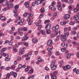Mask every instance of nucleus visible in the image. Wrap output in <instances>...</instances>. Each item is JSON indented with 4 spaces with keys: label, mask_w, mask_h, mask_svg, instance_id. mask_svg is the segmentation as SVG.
<instances>
[{
    "label": "nucleus",
    "mask_w": 79,
    "mask_h": 79,
    "mask_svg": "<svg viewBox=\"0 0 79 79\" xmlns=\"http://www.w3.org/2000/svg\"><path fill=\"white\" fill-rule=\"evenodd\" d=\"M9 45H12V44H13V41L12 40H10V42H9Z\"/></svg>",
    "instance_id": "nucleus-56"
},
{
    "label": "nucleus",
    "mask_w": 79,
    "mask_h": 79,
    "mask_svg": "<svg viewBox=\"0 0 79 79\" xmlns=\"http://www.w3.org/2000/svg\"><path fill=\"white\" fill-rule=\"evenodd\" d=\"M41 30V32L43 35H44L45 34V32L44 30Z\"/></svg>",
    "instance_id": "nucleus-32"
},
{
    "label": "nucleus",
    "mask_w": 79,
    "mask_h": 79,
    "mask_svg": "<svg viewBox=\"0 0 79 79\" xmlns=\"http://www.w3.org/2000/svg\"><path fill=\"white\" fill-rule=\"evenodd\" d=\"M32 41L34 44H36L38 42V40H37V39L35 38L32 40Z\"/></svg>",
    "instance_id": "nucleus-12"
},
{
    "label": "nucleus",
    "mask_w": 79,
    "mask_h": 79,
    "mask_svg": "<svg viewBox=\"0 0 79 79\" xmlns=\"http://www.w3.org/2000/svg\"><path fill=\"white\" fill-rule=\"evenodd\" d=\"M77 58H79V52H78L77 53Z\"/></svg>",
    "instance_id": "nucleus-64"
},
{
    "label": "nucleus",
    "mask_w": 79,
    "mask_h": 79,
    "mask_svg": "<svg viewBox=\"0 0 79 79\" xmlns=\"http://www.w3.org/2000/svg\"><path fill=\"white\" fill-rule=\"evenodd\" d=\"M74 18L75 20H78V19H79V16H78L77 15H75L74 16Z\"/></svg>",
    "instance_id": "nucleus-18"
},
{
    "label": "nucleus",
    "mask_w": 79,
    "mask_h": 79,
    "mask_svg": "<svg viewBox=\"0 0 79 79\" xmlns=\"http://www.w3.org/2000/svg\"><path fill=\"white\" fill-rule=\"evenodd\" d=\"M57 73H58V72L56 71H54V73H53V75H55V76H56V74H57Z\"/></svg>",
    "instance_id": "nucleus-58"
},
{
    "label": "nucleus",
    "mask_w": 79,
    "mask_h": 79,
    "mask_svg": "<svg viewBox=\"0 0 79 79\" xmlns=\"http://www.w3.org/2000/svg\"><path fill=\"white\" fill-rule=\"evenodd\" d=\"M41 13H44V12H45V9L44 8H42L41 9Z\"/></svg>",
    "instance_id": "nucleus-30"
},
{
    "label": "nucleus",
    "mask_w": 79,
    "mask_h": 79,
    "mask_svg": "<svg viewBox=\"0 0 79 79\" xmlns=\"http://www.w3.org/2000/svg\"><path fill=\"white\" fill-rule=\"evenodd\" d=\"M57 8H58V10H61V6L60 5H57Z\"/></svg>",
    "instance_id": "nucleus-25"
},
{
    "label": "nucleus",
    "mask_w": 79,
    "mask_h": 79,
    "mask_svg": "<svg viewBox=\"0 0 79 79\" xmlns=\"http://www.w3.org/2000/svg\"><path fill=\"white\" fill-rule=\"evenodd\" d=\"M73 3V1L72 0L69 1L68 2V4H72Z\"/></svg>",
    "instance_id": "nucleus-35"
},
{
    "label": "nucleus",
    "mask_w": 79,
    "mask_h": 79,
    "mask_svg": "<svg viewBox=\"0 0 79 79\" xmlns=\"http://www.w3.org/2000/svg\"><path fill=\"white\" fill-rule=\"evenodd\" d=\"M46 32L47 34H50L51 33V31H50L49 29H47Z\"/></svg>",
    "instance_id": "nucleus-22"
},
{
    "label": "nucleus",
    "mask_w": 79,
    "mask_h": 79,
    "mask_svg": "<svg viewBox=\"0 0 79 79\" xmlns=\"http://www.w3.org/2000/svg\"><path fill=\"white\" fill-rule=\"evenodd\" d=\"M44 16V14L42 13L39 16V18L40 19H41V18H43Z\"/></svg>",
    "instance_id": "nucleus-34"
},
{
    "label": "nucleus",
    "mask_w": 79,
    "mask_h": 79,
    "mask_svg": "<svg viewBox=\"0 0 79 79\" xmlns=\"http://www.w3.org/2000/svg\"><path fill=\"white\" fill-rule=\"evenodd\" d=\"M51 27V24L50 23L48 24L45 27L46 29H50Z\"/></svg>",
    "instance_id": "nucleus-9"
},
{
    "label": "nucleus",
    "mask_w": 79,
    "mask_h": 79,
    "mask_svg": "<svg viewBox=\"0 0 79 79\" xmlns=\"http://www.w3.org/2000/svg\"><path fill=\"white\" fill-rule=\"evenodd\" d=\"M61 52H64L66 50V48H62L61 49Z\"/></svg>",
    "instance_id": "nucleus-47"
},
{
    "label": "nucleus",
    "mask_w": 79,
    "mask_h": 79,
    "mask_svg": "<svg viewBox=\"0 0 79 79\" xmlns=\"http://www.w3.org/2000/svg\"><path fill=\"white\" fill-rule=\"evenodd\" d=\"M58 40H59V39H58V37H57L54 40V41L55 42H57V41H58Z\"/></svg>",
    "instance_id": "nucleus-59"
},
{
    "label": "nucleus",
    "mask_w": 79,
    "mask_h": 79,
    "mask_svg": "<svg viewBox=\"0 0 79 79\" xmlns=\"http://www.w3.org/2000/svg\"><path fill=\"white\" fill-rule=\"evenodd\" d=\"M24 50L21 49L19 52V55H23V54H24Z\"/></svg>",
    "instance_id": "nucleus-10"
},
{
    "label": "nucleus",
    "mask_w": 79,
    "mask_h": 79,
    "mask_svg": "<svg viewBox=\"0 0 79 79\" xmlns=\"http://www.w3.org/2000/svg\"><path fill=\"white\" fill-rule=\"evenodd\" d=\"M73 72L75 73L76 74H79V69H77L76 68H75L73 70Z\"/></svg>",
    "instance_id": "nucleus-6"
},
{
    "label": "nucleus",
    "mask_w": 79,
    "mask_h": 79,
    "mask_svg": "<svg viewBox=\"0 0 79 79\" xmlns=\"http://www.w3.org/2000/svg\"><path fill=\"white\" fill-rule=\"evenodd\" d=\"M68 31H70L71 30V27H67Z\"/></svg>",
    "instance_id": "nucleus-55"
},
{
    "label": "nucleus",
    "mask_w": 79,
    "mask_h": 79,
    "mask_svg": "<svg viewBox=\"0 0 79 79\" xmlns=\"http://www.w3.org/2000/svg\"><path fill=\"white\" fill-rule=\"evenodd\" d=\"M55 62H56V61L55 60H53L52 61V62L51 65V67L52 70H55V69H56V68H57V66H56V65H55Z\"/></svg>",
    "instance_id": "nucleus-2"
},
{
    "label": "nucleus",
    "mask_w": 79,
    "mask_h": 79,
    "mask_svg": "<svg viewBox=\"0 0 79 79\" xmlns=\"http://www.w3.org/2000/svg\"><path fill=\"white\" fill-rule=\"evenodd\" d=\"M50 21L49 20H46L44 22V24H46V23H49Z\"/></svg>",
    "instance_id": "nucleus-46"
},
{
    "label": "nucleus",
    "mask_w": 79,
    "mask_h": 79,
    "mask_svg": "<svg viewBox=\"0 0 79 79\" xmlns=\"http://www.w3.org/2000/svg\"><path fill=\"white\" fill-rule=\"evenodd\" d=\"M19 69L22 68H23V65L21 64L19 65Z\"/></svg>",
    "instance_id": "nucleus-61"
},
{
    "label": "nucleus",
    "mask_w": 79,
    "mask_h": 79,
    "mask_svg": "<svg viewBox=\"0 0 79 79\" xmlns=\"http://www.w3.org/2000/svg\"><path fill=\"white\" fill-rule=\"evenodd\" d=\"M2 5L3 6H5L6 5L7 8L9 10L11 9V8L13 6V4L8 3L6 0L3 1Z\"/></svg>",
    "instance_id": "nucleus-1"
},
{
    "label": "nucleus",
    "mask_w": 79,
    "mask_h": 79,
    "mask_svg": "<svg viewBox=\"0 0 79 79\" xmlns=\"http://www.w3.org/2000/svg\"><path fill=\"white\" fill-rule=\"evenodd\" d=\"M28 15V13H25L24 15H23V16H24V17H26L27 16V15Z\"/></svg>",
    "instance_id": "nucleus-48"
},
{
    "label": "nucleus",
    "mask_w": 79,
    "mask_h": 79,
    "mask_svg": "<svg viewBox=\"0 0 79 79\" xmlns=\"http://www.w3.org/2000/svg\"><path fill=\"white\" fill-rule=\"evenodd\" d=\"M60 55V52H59L57 51L56 53V56H58Z\"/></svg>",
    "instance_id": "nucleus-52"
},
{
    "label": "nucleus",
    "mask_w": 79,
    "mask_h": 79,
    "mask_svg": "<svg viewBox=\"0 0 79 79\" xmlns=\"http://www.w3.org/2000/svg\"><path fill=\"white\" fill-rule=\"evenodd\" d=\"M53 44V42L52 40H49L48 42L47 45L48 46H51Z\"/></svg>",
    "instance_id": "nucleus-8"
},
{
    "label": "nucleus",
    "mask_w": 79,
    "mask_h": 79,
    "mask_svg": "<svg viewBox=\"0 0 79 79\" xmlns=\"http://www.w3.org/2000/svg\"><path fill=\"white\" fill-rule=\"evenodd\" d=\"M45 70L46 71H49L50 70V69H49V68L48 67H45Z\"/></svg>",
    "instance_id": "nucleus-49"
},
{
    "label": "nucleus",
    "mask_w": 79,
    "mask_h": 79,
    "mask_svg": "<svg viewBox=\"0 0 79 79\" xmlns=\"http://www.w3.org/2000/svg\"><path fill=\"white\" fill-rule=\"evenodd\" d=\"M11 69H13V70H14V69H15V65H12L11 66Z\"/></svg>",
    "instance_id": "nucleus-37"
},
{
    "label": "nucleus",
    "mask_w": 79,
    "mask_h": 79,
    "mask_svg": "<svg viewBox=\"0 0 79 79\" xmlns=\"http://www.w3.org/2000/svg\"><path fill=\"white\" fill-rule=\"evenodd\" d=\"M52 49H53V48H48L47 50L48 51H49V52H50L52 51Z\"/></svg>",
    "instance_id": "nucleus-41"
},
{
    "label": "nucleus",
    "mask_w": 79,
    "mask_h": 79,
    "mask_svg": "<svg viewBox=\"0 0 79 79\" xmlns=\"http://www.w3.org/2000/svg\"><path fill=\"white\" fill-rule=\"evenodd\" d=\"M7 76L8 79H10V74L9 73H8L7 74Z\"/></svg>",
    "instance_id": "nucleus-42"
},
{
    "label": "nucleus",
    "mask_w": 79,
    "mask_h": 79,
    "mask_svg": "<svg viewBox=\"0 0 79 79\" xmlns=\"http://www.w3.org/2000/svg\"><path fill=\"white\" fill-rule=\"evenodd\" d=\"M13 51H15V52H18V49H16L15 48H14L13 49Z\"/></svg>",
    "instance_id": "nucleus-51"
},
{
    "label": "nucleus",
    "mask_w": 79,
    "mask_h": 79,
    "mask_svg": "<svg viewBox=\"0 0 79 79\" xmlns=\"http://www.w3.org/2000/svg\"><path fill=\"white\" fill-rule=\"evenodd\" d=\"M34 73V70L33 69H31L29 70L28 71V74H32Z\"/></svg>",
    "instance_id": "nucleus-16"
},
{
    "label": "nucleus",
    "mask_w": 79,
    "mask_h": 79,
    "mask_svg": "<svg viewBox=\"0 0 79 79\" xmlns=\"http://www.w3.org/2000/svg\"><path fill=\"white\" fill-rule=\"evenodd\" d=\"M34 78V75H32V76H30L28 78V79H33Z\"/></svg>",
    "instance_id": "nucleus-21"
},
{
    "label": "nucleus",
    "mask_w": 79,
    "mask_h": 79,
    "mask_svg": "<svg viewBox=\"0 0 79 79\" xmlns=\"http://www.w3.org/2000/svg\"><path fill=\"white\" fill-rule=\"evenodd\" d=\"M71 56V54L69 53L67 55V58H69Z\"/></svg>",
    "instance_id": "nucleus-27"
},
{
    "label": "nucleus",
    "mask_w": 79,
    "mask_h": 79,
    "mask_svg": "<svg viewBox=\"0 0 79 79\" xmlns=\"http://www.w3.org/2000/svg\"><path fill=\"white\" fill-rule=\"evenodd\" d=\"M38 60L39 62H42V59H41L40 57H39L38 58Z\"/></svg>",
    "instance_id": "nucleus-45"
},
{
    "label": "nucleus",
    "mask_w": 79,
    "mask_h": 79,
    "mask_svg": "<svg viewBox=\"0 0 79 79\" xmlns=\"http://www.w3.org/2000/svg\"><path fill=\"white\" fill-rule=\"evenodd\" d=\"M23 30V29H22V28H19L18 30V32H21V31Z\"/></svg>",
    "instance_id": "nucleus-43"
},
{
    "label": "nucleus",
    "mask_w": 79,
    "mask_h": 79,
    "mask_svg": "<svg viewBox=\"0 0 79 79\" xmlns=\"http://www.w3.org/2000/svg\"><path fill=\"white\" fill-rule=\"evenodd\" d=\"M4 56H5V57H6V58H8V54H6L5 53V55H4Z\"/></svg>",
    "instance_id": "nucleus-62"
},
{
    "label": "nucleus",
    "mask_w": 79,
    "mask_h": 79,
    "mask_svg": "<svg viewBox=\"0 0 79 79\" xmlns=\"http://www.w3.org/2000/svg\"><path fill=\"white\" fill-rule=\"evenodd\" d=\"M6 50V48H2L1 49V52H5V50Z\"/></svg>",
    "instance_id": "nucleus-24"
},
{
    "label": "nucleus",
    "mask_w": 79,
    "mask_h": 79,
    "mask_svg": "<svg viewBox=\"0 0 79 79\" xmlns=\"http://www.w3.org/2000/svg\"><path fill=\"white\" fill-rule=\"evenodd\" d=\"M66 67H67V69H69L71 68V66L69 65H66Z\"/></svg>",
    "instance_id": "nucleus-36"
},
{
    "label": "nucleus",
    "mask_w": 79,
    "mask_h": 79,
    "mask_svg": "<svg viewBox=\"0 0 79 79\" xmlns=\"http://www.w3.org/2000/svg\"><path fill=\"white\" fill-rule=\"evenodd\" d=\"M50 37L51 38H53V37H55V36L54 35H53V34H51L50 35Z\"/></svg>",
    "instance_id": "nucleus-57"
},
{
    "label": "nucleus",
    "mask_w": 79,
    "mask_h": 79,
    "mask_svg": "<svg viewBox=\"0 0 79 79\" xmlns=\"http://www.w3.org/2000/svg\"><path fill=\"white\" fill-rule=\"evenodd\" d=\"M56 27V30L57 29H58L59 28V25H57L56 27Z\"/></svg>",
    "instance_id": "nucleus-60"
},
{
    "label": "nucleus",
    "mask_w": 79,
    "mask_h": 79,
    "mask_svg": "<svg viewBox=\"0 0 79 79\" xmlns=\"http://www.w3.org/2000/svg\"><path fill=\"white\" fill-rule=\"evenodd\" d=\"M13 75L14 77H16V76H17V73H16L15 72H14Z\"/></svg>",
    "instance_id": "nucleus-40"
},
{
    "label": "nucleus",
    "mask_w": 79,
    "mask_h": 79,
    "mask_svg": "<svg viewBox=\"0 0 79 79\" xmlns=\"http://www.w3.org/2000/svg\"><path fill=\"white\" fill-rule=\"evenodd\" d=\"M60 31H59V32H56L55 33V34L56 35V37H59L60 35Z\"/></svg>",
    "instance_id": "nucleus-14"
},
{
    "label": "nucleus",
    "mask_w": 79,
    "mask_h": 79,
    "mask_svg": "<svg viewBox=\"0 0 79 79\" xmlns=\"http://www.w3.org/2000/svg\"><path fill=\"white\" fill-rule=\"evenodd\" d=\"M33 22L32 21H30V22H28V24L29 25H31L32 24Z\"/></svg>",
    "instance_id": "nucleus-54"
},
{
    "label": "nucleus",
    "mask_w": 79,
    "mask_h": 79,
    "mask_svg": "<svg viewBox=\"0 0 79 79\" xmlns=\"http://www.w3.org/2000/svg\"><path fill=\"white\" fill-rule=\"evenodd\" d=\"M35 3L36 5H39L42 2L40 0H35Z\"/></svg>",
    "instance_id": "nucleus-11"
},
{
    "label": "nucleus",
    "mask_w": 79,
    "mask_h": 79,
    "mask_svg": "<svg viewBox=\"0 0 79 79\" xmlns=\"http://www.w3.org/2000/svg\"><path fill=\"white\" fill-rule=\"evenodd\" d=\"M32 54V52H28V54H26L25 55H23V58H24V57H26V56H31Z\"/></svg>",
    "instance_id": "nucleus-7"
},
{
    "label": "nucleus",
    "mask_w": 79,
    "mask_h": 79,
    "mask_svg": "<svg viewBox=\"0 0 79 79\" xmlns=\"http://www.w3.org/2000/svg\"><path fill=\"white\" fill-rule=\"evenodd\" d=\"M64 63V62L63 60H62L60 62V65L59 66L60 67H61V66H62V64H63Z\"/></svg>",
    "instance_id": "nucleus-28"
},
{
    "label": "nucleus",
    "mask_w": 79,
    "mask_h": 79,
    "mask_svg": "<svg viewBox=\"0 0 79 79\" xmlns=\"http://www.w3.org/2000/svg\"><path fill=\"white\" fill-rule=\"evenodd\" d=\"M25 6L26 8H28L29 7V3L27 2H25L24 3Z\"/></svg>",
    "instance_id": "nucleus-19"
},
{
    "label": "nucleus",
    "mask_w": 79,
    "mask_h": 79,
    "mask_svg": "<svg viewBox=\"0 0 79 79\" xmlns=\"http://www.w3.org/2000/svg\"><path fill=\"white\" fill-rule=\"evenodd\" d=\"M15 10H17L18 8H19V6L18 5H16L15 6Z\"/></svg>",
    "instance_id": "nucleus-53"
},
{
    "label": "nucleus",
    "mask_w": 79,
    "mask_h": 79,
    "mask_svg": "<svg viewBox=\"0 0 79 79\" xmlns=\"http://www.w3.org/2000/svg\"><path fill=\"white\" fill-rule=\"evenodd\" d=\"M45 79H49V76L48 75H46L45 77Z\"/></svg>",
    "instance_id": "nucleus-63"
},
{
    "label": "nucleus",
    "mask_w": 79,
    "mask_h": 79,
    "mask_svg": "<svg viewBox=\"0 0 79 79\" xmlns=\"http://www.w3.org/2000/svg\"><path fill=\"white\" fill-rule=\"evenodd\" d=\"M62 68L63 70H64V71H66V70L68 69L66 66H63Z\"/></svg>",
    "instance_id": "nucleus-26"
},
{
    "label": "nucleus",
    "mask_w": 79,
    "mask_h": 79,
    "mask_svg": "<svg viewBox=\"0 0 79 79\" xmlns=\"http://www.w3.org/2000/svg\"><path fill=\"white\" fill-rule=\"evenodd\" d=\"M72 44L73 45H77V44L76 43V42L75 41H73L72 42Z\"/></svg>",
    "instance_id": "nucleus-33"
},
{
    "label": "nucleus",
    "mask_w": 79,
    "mask_h": 79,
    "mask_svg": "<svg viewBox=\"0 0 79 79\" xmlns=\"http://www.w3.org/2000/svg\"><path fill=\"white\" fill-rule=\"evenodd\" d=\"M24 19H22L20 21V22H18V24L22 25L23 24V22H24Z\"/></svg>",
    "instance_id": "nucleus-13"
},
{
    "label": "nucleus",
    "mask_w": 79,
    "mask_h": 79,
    "mask_svg": "<svg viewBox=\"0 0 79 79\" xmlns=\"http://www.w3.org/2000/svg\"><path fill=\"white\" fill-rule=\"evenodd\" d=\"M69 35V32H66L64 34V37H68V36Z\"/></svg>",
    "instance_id": "nucleus-20"
},
{
    "label": "nucleus",
    "mask_w": 79,
    "mask_h": 79,
    "mask_svg": "<svg viewBox=\"0 0 79 79\" xmlns=\"http://www.w3.org/2000/svg\"><path fill=\"white\" fill-rule=\"evenodd\" d=\"M64 18L65 19H68L70 18V15L68 14H65L64 16Z\"/></svg>",
    "instance_id": "nucleus-3"
},
{
    "label": "nucleus",
    "mask_w": 79,
    "mask_h": 79,
    "mask_svg": "<svg viewBox=\"0 0 79 79\" xmlns=\"http://www.w3.org/2000/svg\"><path fill=\"white\" fill-rule=\"evenodd\" d=\"M52 30L54 31H56V29L55 27H52Z\"/></svg>",
    "instance_id": "nucleus-50"
},
{
    "label": "nucleus",
    "mask_w": 79,
    "mask_h": 79,
    "mask_svg": "<svg viewBox=\"0 0 79 79\" xmlns=\"http://www.w3.org/2000/svg\"><path fill=\"white\" fill-rule=\"evenodd\" d=\"M57 15H58V13L57 12H55L54 14V15H53V17H56V16Z\"/></svg>",
    "instance_id": "nucleus-44"
},
{
    "label": "nucleus",
    "mask_w": 79,
    "mask_h": 79,
    "mask_svg": "<svg viewBox=\"0 0 79 79\" xmlns=\"http://www.w3.org/2000/svg\"><path fill=\"white\" fill-rule=\"evenodd\" d=\"M61 25L62 26H64L66 24V22H61L60 23Z\"/></svg>",
    "instance_id": "nucleus-23"
},
{
    "label": "nucleus",
    "mask_w": 79,
    "mask_h": 79,
    "mask_svg": "<svg viewBox=\"0 0 79 79\" xmlns=\"http://www.w3.org/2000/svg\"><path fill=\"white\" fill-rule=\"evenodd\" d=\"M22 30L23 31H27V28L26 27H23L22 29Z\"/></svg>",
    "instance_id": "nucleus-39"
},
{
    "label": "nucleus",
    "mask_w": 79,
    "mask_h": 79,
    "mask_svg": "<svg viewBox=\"0 0 79 79\" xmlns=\"http://www.w3.org/2000/svg\"><path fill=\"white\" fill-rule=\"evenodd\" d=\"M42 25H40L38 26V30H40L41 28H42Z\"/></svg>",
    "instance_id": "nucleus-38"
},
{
    "label": "nucleus",
    "mask_w": 79,
    "mask_h": 79,
    "mask_svg": "<svg viewBox=\"0 0 79 79\" xmlns=\"http://www.w3.org/2000/svg\"><path fill=\"white\" fill-rule=\"evenodd\" d=\"M1 19L4 21H6V18L4 16H2L1 18Z\"/></svg>",
    "instance_id": "nucleus-17"
},
{
    "label": "nucleus",
    "mask_w": 79,
    "mask_h": 79,
    "mask_svg": "<svg viewBox=\"0 0 79 79\" xmlns=\"http://www.w3.org/2000/svg\"><path fill=\"white\" fill-rule=\"evenodd\" d=\"M79 8H78V9H77V8H75L74 10L73 11L74 12V13H76L77 11H79Z\"/></svg>",
    "instance_id": "nucleus-31"
},
{
    "label": "nucleus",
    "mask_w": 79,
    "mask_h": 79,
    "mask_svg": "<svg viewBox=\"0 0 79 79\" xmlns=\"http://www.w3.org/2000/svg\"><path fill=\"white\" fill-rule=\"evenodd\" d=\"M69 24H70V25H74V24H75V22H74V21L73 22H72V21H70V22Z\"/></svg>",
    "instance_id": "nucleus-29"
},
{
    "label": "nucleus",
    "mask_w": 79,
    "mask_h": 79,
    "mask_svg": "<svg viewBox=\"0 0 79 79\" xmlns=\"http://www.w3.org/2000/svg\"><path fill=\"white\" fill-rule=\"evenodd\" d=\"M60 38H61V40L63 41V42H65L66 41V37H64V36L63 35H61L60 36Z\"/></svg>",
    "instance_id": "nucleus-5"
},
{
    "label": "nucleus",
    "mask_w": 79,
    "mask_h": 79,
    "mask_svg": "<svg viewBox=\"0 0 79 79\" xmlns=\"http://www.w3.org/2000/svg\"><path fill=\"white\" fill-rule=\"evenodd\" d=\"M49 9L53 11H56V8L53 6H49Z\"/></svg>",
    "instance_id": "nucleus-4"
},
{
    "label": "nucleus",
    "mask_w": 79,
    "mask_h": 79,
    "mask_svg": "<svg viewBox=\"0 0 79 79\" xmlns=\"http://www.w3.org/2000/svg\"><path fill=\"white\" fill-rule=\"evenodd\" d=\"M52 75V73H51L50 74V76H51V79H56V75Z\"/></svg>",
    "instance_id": "nucleus-15"
}]
</instances>
